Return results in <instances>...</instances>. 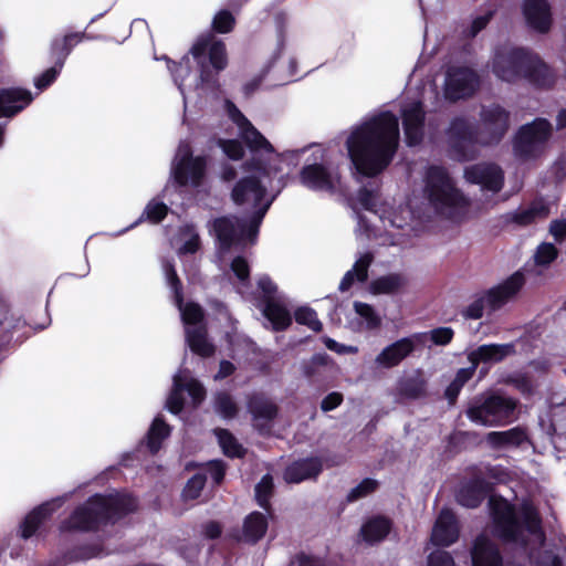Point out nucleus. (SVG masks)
I'll return each mask as SVG.
<instances>
[{
    "label": "nucleus",
    "instance_id": "1",
    "mask_svg": "<svg viewBox=\"0 0 566 566\" xmlns=\"http://www.w3.org/2000/svg\"><path fill=\"white\" fill-rule=\"evenodd\" d=\"M398 143L397 116L391 112H381L354 127L346 140V147L357 172L374 177L389 166Z\"/></svg>",
    "mask_w": 566,
    "mask_h": 566
},
{
    "label": "nucleus",
    "instance_id": "2",
    "mask_svg": "<svg viewBox=\"0 0 566 566\" xmlns=\"http://www.w3.org/2000/svg\"><path fill=\"white\" fill-rule=\"evenodd\" d=\"M509 127L510 113L499 104L481 107L478 128L463 116L454 117L446 133L450 154L459 161L472 160L478 156L479 146L499 144Z\"/></svg>",
    "mask_w": 566,
    "mask_h": 566
},
{
    "label": "nucleus",
    "instance_id": "3",
    "mask_svg": "<svg viewBox=\"0 0 566 566\" xmlns=\"http://www.w3.org/2000/svg\"><path fill=\"white\" fill-rule=\"evenodd\" d=\"M489 506L493 521L494 534L504 542L526 544L527 536H534L541 542L545 539L542 518L537 509L528 501L518 507L507 500L492 495Z\"/></svg>",
    "mask_w": 566,
    "mask_h": 566
},
{
    "label": "nucleus",
    "instance_id": "4",
    "mask_svg": "<svg viewBox=\"0 0 566 566\" xmlns=\"http://www.w3.org/2000/svg\"><path fill=\"white\" fill-rule=\"evenodd\" d=\"M493 73L502 81L512 83L520 78L531 84L548 88L556 80L555 73L537 54L522 48L503 46L495 51Z\"/></svg>",
    "mask_w": 566,
    "mask_h": 566
},
{
    "label": "nucleus",
    "instance_id": "5",
    "mask_svg": "<svg viewBox=\"0 0 566 566\" xmlns=\"http://www.w3.org/2000/svg\"><path fill=\"white\" fill-rule=\"evenodd\" d=\"M137 507V501L129 494H95L78 506L66 520L63 530L93 531L103 524L114 523Z\"/></svg>",
    "mask_w": 566,
    "mask_h": 566
},
{
    "label": "nucleus",
    "instance_id": "6",
    "mask_svg": "<svg viewBox=\"0 0 566 566\" xmlns=\"http://www.w3.org/2000/svg\"><path fill=\"white\" fill-rule=\"evenodd\" d=\"M300 150H289L281 161L271 160L266 154H253L251 161L244 164V169L251 172L250 176L241 178L232 189V199L235 205L243 206L247 209H253L255 214L263 202L266 188L261 184L260 177H271L282 171L281 165L287 160L295 161L298 158Z\"/></svg>",
    "mask_w": 566,
    "mask_h": 566
},
{
    "label": "nucleus",
    "instance_id": "7",
    "mask_svg": "<svg viewBox=\"0 0 566 566\" xmlns=\"http://www.w3.org/2000/svg\"><path fill=\"white\" fill-rule=\"evenodd\" d=\"M423 195L436 212L457 219L468 211L469 201L455 187L448 170L438 165L429 166L423 175Z\"/></svg>",
    "mask_w": 566,
    "mask_h": 566
},
{
    "label": "nucleus",
    "instance_id": "8",
    "mask_svg": "<svg viewBox=\"0 0 566 566\" xmlns=\"http://www.w3.org/2000/svg\"><path fill=\"white\" fill-rule=\"evenodd\" d=\"M271 202V200L266 201V203L249 219L238 217H221L216 219L212 223V230L217 238L220 252L224 253L232 247L240 245L245 241L254 243L260 224Z\"/></svg>",
    "mask_w": 566,
    "mask_h": 566
},
{
    "label": "nucleus",
    "instance_id": "9",
    "mask_svg": "<svg viewBox=\"0 0 566 566\" xmlns=\"http://www.w3.org/2000/svg\"><path fill=\"white\" fill-rule=\"evenodd\" d=\"M516 407L517 400L507 396L492 394L474 398L465 413L476 424L501 427L516 419Z\"/></svg>",
    "mask_w": 566,
    "mask_h": 566
},
{
    "label": "nucleus",
    "instance_id": "10",
    "mask_svg": "<svg viewBox=\"0 0 566 566\" xmlns=\"http://www.w3.org/2000/svg\"><path fill=\"white\" fill-rule=\"evenodd\" d=\"M553 126L545 118H536L517 130L513 150L522 160L535 159L544 154L552 136Z\"/></svg>",
    "mask_w": 566,
    "mask_h": 566
},
{
    "label": "nucleus",
    "instance_id": "11",
    "mask_svg": "<svg viewBox=\"0 0 566 566\" xmlns=\"http://www.w3.org/2000/svg\"><path fill=\"white\" fill-rule=\"evenodd\" d=\"M191 54L200 67V85L214 87L217 84L216 76L210 72L206 54L208 53L209 62L216 74L224 70L228 64L226 45L220 40H214L212 34L200 36L191 48Z\"/></svg>",
    "mask_w": 566,
    "mask_h": 566
},
{
    "label": "nucleus",
    "instance_id": "12",
    "mask_svg": "<svg viewBox=\"0 0 566 566\" xmlns=\"http://www.w3.org/2000/svg\"><path fill=\"white\" fill-rule=\"evenodd\" d=\"M206 171V159L201 156L192 157V149L187 142L178 146L171 175L179 186L191 185L197 187L201 184Z\"/></svg>",
    "mask_w": 566,
    "mask_h": 566
},
{
    "label": "nucleus",
    "instance_id": "13",
    "mask_svg": "<svg viewBox=\"0 0 566 566\" xmlns=\"http://www.w3.org/2000/svg\"><path fill=\"white\" fill-rule=\"evenodd\" d=\"M231 119L239 126L240 136L252 154H266L269 159L281 161L272 144L249 122V119L231 102H227Z\"/></svg>",
    "mask_w": 566,
    "mask_h": 566
},
{
    "label": "nucleus",
    "instance_id": "14",
    "mask_svg": "<svg viewBox=\"0 0 566 566\" xmlns=\"http://www.w3.org/2000/svg\"><path fill=\"white\" fill-rule=\"evenodd\" d=\"M184 391H187L195 406L199 405L206 396L202 385L190 377L188 370H179L174 376V386L166 401V408L177 415L184 408Z\"/></svg>",
    "mask_w": 566,
    "mask_h": 566
},
{
    "label": "nucleus",
    "instance_id": "15",
    "mask_svg": "<svg viewBox=\"0 0 566 566\" xmlns=\"http://www.w3.org/2000/svg\"><path fill=\"white\" fill-rule=\"evenodd\" d=\"M479 86L478 75L468 67H451L447 72L444 96L458 101L471 96Z\"/></svg>",
    "mask_w": 566,
    "mask_h": 566
},
{
    "label": "nucleus",
    "instance_id": "16",
    "mask_svg": "<svg viewBox=\"0 0 566 566\" xmlns=\"http://www.w3.org/2000/svg\"><path fill=\"white\" fill-rule=\"evenodd\" d=\"M163 270L167 283L174 292L175 304L180 311L182 322L186 325L199 326L198 324L203 318L202 308L196 303H187L184 305L182 285L175 270V265L169 261H165L163 263Z\"/></svg>",
    "mask_w": 566,
    "mask_h": 566
},
{
    "label": "nucleus",
    "instance_id": "17",
    "mask_svg": "<svg viewBox=\"0 0 566 566\" xmlns=\"http://www.w3.org/2000/svg\"><path fill=\"white\" fill-rule=\"evenodd\" d=\"M468 182L479 185L483 190L499 192L504 184V172L500 166L491 163H479L464 169Z\"/></svg>",
    "mask_w": 566,
    "mask_h": 566
},
{
    "label": "nucleus",
    "instance_id": "18",
    "mask_svg": "<svg viewBox=\"0 0 566 566\" xmlns=\"http://www.w3.org/2000/svg\"><path fill=\"white\" fill-rule=\"evenodd\" d=\"M424 109L422 103L412 101L401 108L402 126L409 146L419 145L424 135Z\"/></svg>",
    "mask_w": 566,
    "mask_h": 566
},
{
    "label": "nucleus",
    "instance_id": "19",
    "mask_svg": "<svg viewBox=\"0 0 566 566\" xmlns=\"http://www.w3.org/2000/svg\"><path fill=\"white\" fill-rule=\"evenodd\" d=\"M524 283V275L521 272H515L507 280H505L497 286L491 289L484 295L486 306L491 311L500 310L502 306H504L507 302H510L516 296V294L520 292Z\"/></svg>",
    "mask_w": 566,
    "mask_h": 566
},
{
    "label": "nucleus",
    "instance_id": "20",
    "mask_svg": "<svg viewBox=\"0 0 566 566\" xmlns=\"http://www.w3.org/2000/svg\"><path fill=\"white\" fill-rule=\"evenodd\" d=\"M300 177L305 187L317 191H334L339 184L338 174L319 164L303 167Z\"/></svg>",
    "mask_w": 566,
    "mask_h": 566
},
{
    "label": "nucleus",
    "instance_id": "21",
    "mask_svg": "<svg viewBox=\"0 0 566 566\" xmlns=\"http://www.w3.org/2000/svg\"><path fill=\"white\" fill-rule=\"evenodd\" d=\"M415 336L400 338L386 346L376 357L375 363L382 368H392L398 366L416 348Z\"/></svg>",
    "mask_w": 566,
    "mask_h": 566
},
{
    "label": "nucleus",
    "instance_id": "22",
    "mask_svg": "<svg viewBox=\"0 0 566 566\" xmlns=\"http://www.w3.org/2000/svg\"><path fill=\"white\" fill-rule=\"evenodd\" d=\"M459 537V525L453 512L443 509L433 526L431 541L437 546H450Z\"/></svg>",
    "mask_w": 566,
    "mask_h": 566
},
{
    "label": "nucleus",
    "instance_id": "23",
    "mask_svg": "<svg viewBox=\"0 0 566 566\" xmlns=\"http://www.w3.org/2000/svg\"><path fill=\"white\" fill-rule=\"evenodd\" d=\"M248 410L253 417L254 426L261 432L270 430V422L277 415L276 405L262 394H253L249 398Z\"/></svg>",
    "mask_w": 566,
    "mask_h": 566
},
{
    "label": "nucleus",
    "instance_id": "24",
    "mask_svg": "<svg viewBox=\"0 0 566 566\" xmlns=\"http://www.w3.org/2000/svg\"><path fill=\"white\" fill-rule=\"evenodd\" d=\"M523 13L531 29L539 33H546L551 29L552 12L547 0H525Z\"/></svg>",
    "mask_w": 566,
    "mask_h": 566
},
{
    "label": "nucleus",
    "instance_id": "25",
    "mask_svg": "<svg viewBox=\"0 0 566 566\" xmlns=\"http://www.w3.org/2000/svg\"><path fill=\"white\" fill-rule=\"evenodd\" d=\"M472 566H504L497 546L486 536H479L471 549Z\"/></svg>",
    "mask_w": 566,
    "mask_h": 566
},
{
    "label": "nucleus",
    "instance_id": "26",
    "mask_svg": "<svg viewBox=\"0 0 566 566\" xmlns=\"http://www.w3.org/2000/svg\"><path fill=\"white\" fill-rule=\"evenodd\" d=\"M549 206L542 199L534 200L528 207L520 208L503 216L505 223H515L521 227L530 226L537 220L547 218Z\"/></svg>",
    "mask_w": 566,
    "mask_h": 566
},
{
    "label": "nucleus",
    "instance_id": "27",
    "mask_svg": "<svg viewBox=\"0 0 566 566\" xmlns=\"http://www.w3.org/2000/svg\"><path fill=\"white\" fill-rule=\"evenodd\" d=\"M515 353V346L509 344H484L472 350L468 355L471 364L478 365L482 363H500L506 357Z\"/></svg>",
    "mask_w": 566,
    "mask_h": 566
},
{
    "label": "nucleus",
    "instance_id": "28",
    "mask_svg": "<svg viewBox=\"0 0 566 566\" xmlns=\"http://www.w3.org/2000/svg\"><path fill=\"white\" fill-rule=\"evenodd\" d=\"M485 440L492 449H514L527 442L528 434L525 428L517 426L505 431H491Z\"/></svg>",
    "mask_w": 566,
    "mask_h": 566
},
{
    "label": "nucleus",
    "instance_id": "29",
    "mask_svg": "<svg viewBox=\"0 0 566 566\" xmlns=\"http://www.w3.org/2000/svg\"><path fill=\"white\" fill-rule=\"evenodd\" d=\"M490 491V484L485 479L475 476L461 486L457 494V501L462 506L478 507Z\"/></svg>",
    "mask_w": 566,
    "mask_h": 566
},
{
    "label": "nucleus",
    "instance_id": "30",
    "mask_svg": "<svg viewBox=\"0 0 566 566\" xmlns=\"http://www.w3.org/2000/svg\"><path fill=\"white\" fill-rule=\"evenodd\" d=\"M32 101L29 91L7 88L0 91V117H11L21 112Z\"/></svg>",
    "mask_w": 566,
    "mask_h": 566
},
{
    "label": "nucleus",
    "instance_id": "31",
    "mask_svg": "<svg viewBox=\"0 0 566 566\" xmlns=\"http://www.w3.org/2000/svg\"><path fill=\"white\" fill-rule=\"evenodd\" d=\"M322 461L318 458H308L295 461L284 472L287 483H301L305 480L316 479L322 472Z\"/></svg>",
    "mask_w": 566,
    "mask_h": 566
},
{
    "label": "nucleus",
    "instance_id": "32",
    "mask_svg": "<svg viewBox=\"0 0 566 566\" xmlns=\"http://www.w3.org/2000/svg\"><path fill=\"white\" fill-rule=\"evenodd\" d=\"M397 395L400 399L416 400L426 397L427 381L420 371L402 377L397 385Z\"/></svg>",
    "mask_w": 566,
    "mask_h": 566
},
{
    "label": "nucleus",
    "instance_id": "33",
    "mask_svg": "<svg viewBox=\"0 0 566 566\" xmlns=\"http://www.w3.org/2000/svg\"><path fill=\"white\" fill-rule=\"evenodd\" d=\"M374 261V255L370 252H366L361 254L353 265L350 270H348L343 276L339 283V291L346 292L348 291L353 284L357 282H365L368 279V269Z\"/></svg>",
    "mask_w": 566,
    "mask_h": 566
},
{
    "label": "nucleus",
    "instance_id": "34",
    "mask_svg": "<svg viewBox=\"0 0 566 566\" xmlns=\"http://www.w3.org/2000/svg\"><path fill=\"white\" fill-rule=\"evenodd\" d=\"M263 314L272 323L275 331H283L292 323L291 313L283 297L265 303Z\"/></svg>",
    "mask_w": 566,
    "mask_h": 566
},
{
    "label": "nucleus",
    "instance_id": "35",
    "mask_svg": "<svg viewBox=\"0 0 566 566\" xmlns=\"http://www.w3.org/2000/svg\"><path fill=\"white\" fill-rule=\"evenodd\" d=\"M186 339L190 349L201 357H209L214 353V346L207 339L203 326L187 327Z\"/></svg>",
    "mask_w": 566,
    "mask_h": 566
},
{
    "label": "nucleus",
    "instance_id": "36",
    "mask_svg": "<svg viewBox=\"0 0 566 566\" xmlns=\"http://www.w3.org/2000/svg\"><path fill=\"white\" fill-rule=\"evenodd\" d=\"M53 503H44L29 513L21 524V536L30 538L39 528L41 523L52 513Z\"/></svg>",
    "mask_w": 566,
    "mask_h": 566
},
{
    "label": "nucleus",
    "instance_id": "37",
    "mask_svg": "<svg viewBox=\"0 0 566 566\" xmlns=\"http://www.w3.org/2000/svg\"><path fill=\"white\" fill-rule=\"evenodd\" d=\"M390 521L385 517H375L365 523L361 527L363 538L369 543H378L382 541L390 532Z\"/></svg>",
    "mask_w": 566,
    "mask_h": 566
},
{
    "label": "nucleus",
    "instance_id": "38",
    "mask_svg": "<svg viewBox=\"0 0 566 566\" xmlns=\"http://www.w3.org/2000/svg\"><path fill=\"white\" fill-rule=\"evenodd\" d=\"M268 528V521L260 512L251 513L244 521L243 535L247 542L255 543L263 537Z\"/></svg>",
    "mask_w": 566,
    "mask_h": 566
},
{
    "label": "nucleus",
    "instance_id": "39",
    "mask_svg": "<svg viewBox=\"0 0 566 566\" xmlns=\"http://www.w3.org/2000/svg\"><path fill=\"white\" fill-rule=\"evenodd\" d=\"M170 434V427L164 421L161 416H157L147 433V446L151 453H156L160 447L163 440L168 438Z\"/></svg>",
    "mask_w": 566,
    "mask_h": 566
},
{
    "label": "nucleus",
    "instance_id": "40",
    "mask_svg": "<svg viewBox=\"0 0 566 566\" xmlns=\"http://www.w3.org/2000/svg\"><path fill=\"white\" fill-rule=\"evenodd\" d=\"M453 329L451 327H438L427 333L413 334L417 345H424L429 339L432 344L438 346L448 345L453 338Z\"/></svg>",
    "mask_w": 566,
    "mask_h": 566
},
{
    "label": "nucleus",
    "instance_id": "41",
    "mask_svg": "<svg viewBox=\"0 0 566 566\" xmlns=\"http://www.w3.org/2000/svg\"><path fill=\"white\" fill-rule=\"evenodd\" d=\"M405 283L399 274L380 276L370 283V291L374 294H390L397 292Z\"/></svg>",
    "mask_w": 566,
    "mask_h": 566
},
{
    "label": "nucleus",
    "instance_id": "42",
    "mask_svg": "<svg viewBox=\"0 0 566 566\" xmlns=\"http://www.w3.org/2000/svg\"><path fill=\"white\" fill-rule=\"evenodd\" d=\"M216 436L226 455L230 458H241L243 455V448L228 430L217 429Z\"/></svg>",
    "mask_w": 566,
    "mask_h": 566
},
{
    "label": "nucleus",
    "instance_id": "43",
    "mask_svg": "<svg viewBox=\"0 0 566 566\" xmlns=\"http://www.w3.org/2000/svg\"><path fill=\"white\" fill-rule=\"evenodd\" d=\"M168 212V207L157 199L150 200L144 209V212L139 217L138 222L148 220L153 223H159Z\"/></svg>",
    "mask_w": 566,
    "mask_h": 566
},
{
    "label": "nucleus",
    "instance_id": "44",
    "mask_svg": "<svg viewBox=\"0 0 566 566\" xmlns=\"http://www.w3.org/2000/svg\"><path fill=\"white\" fill-rule=\"evenodd\" d=\"M81 40L78 34L72 33L63 36L62 39L53 40L51 44L52 54L56 57V61L63 59L65 61L66 56L70 54L72 46L74 43H77Z\"/></svg>",
    "mask_w": 566,
    "mask_h": 566
},
{
    "label": "nucleus",
    "instance_id": "45",
    "mask_svg": "<svg viewBox=\"0 0 566 566\" xmlns=\"http://www.w3.org/2000/svg\"><path fill=\"white\" fill-rule=\"evenodd\" d=\"M214 409L217 413L226 419H231L237 416L238 407L232 397L227 392H219L214 398Z\"/></svg>",
    "mask_w": 566,
    "mask_h": 566
},
{
    "label": "nucleus",
    "instance_id": "46",
    "mask_svg": "<svg viewBox=\"0 0 566 566\" xmlns=\"http://www.w3.org/2000/svg\"><path fill=\"white\" fill-rule=\"evenodd\" d=\"M354 310L356 314L365 321L367 329H376L380 326L381 318L371 305L363 302H354Z\"/></svg>",
    "mask_w": 566,
    "mask_h": 566
},
{
    "label": "nucleus",
    "instance_id": "47",
    "mask_svg": "<svg viewBox=\"0 0 566 566\" xmlns=\"http://www.w3.org/2000/svg\"><path fill=\"white\" fill-rule=\"evenodd\" d=\"M273 486V479L271 474H265L255 485V500L258 504L265 510L269 509Z\"/></svg>",
    "mask_w": 566,
    "mask_h": 566
},
{
    "label": "nucleus",
    "instance_id": "48",
    "mask_svg": "<svg viewBox=\"0 0 566 566\" xmlns=\"http://www.w3.org/2000/svg\"><path fill=\"white\" fill-rule=\"evenodd\" d=\"M332 366V359L326 354H316L308 361L303 363V373L306 377H314L321 369Z\"/></svg>",
    "mask_w": 566,
    "mask_h": 566
},
{
    "label": "nucleus",
    "instance_id": "49",
    "mask_svg": "<svg viewBox=\"0 0 566 566\" xmlns=\"http://www.w3.org/2000/svg\"><path fill=\"white\" fill-rule=\"evenodd\" d=\"M295 321L301 325H306L314 332L322 331V323L317 317L316 312L311 307H300L295 311Z\"/></svg>",
    "mask_w": 566,
    "mask_h": 566
},
{
    "label": "nucleus",
    "instance_id": "50",
    "mask_svg": "<svg viewBox=\"0 0 566 566\" xmlns=\"http://www.w3.org/2000/svg\"><path fill=\"white\" fill-rule=\"evenodd\" d=\"M558 251L553 243L544 242L539 244L534 254L535 263L538 265H548L557 258Z\"/></svg>",
    "mask_w": 566,
    "mask_h": 566
},
{
    "label": "nucleus",
    "instance_id": "51",
    "mask_svg": "<svg viewBox=\"0 0 566 566\" xmlns=\"http://www.w3.org/2000/svg\"><path fill=\"white\" fill-rule=\"evenodd\" d=\"M63 67V59H60V61L55 62V65L44 71L40 76H38L34 80V85L36 88L44 90L48 86H50L57 75L60 74L61 70Z\"/></svg>",
    "mask_w": 566,
    "mask_h": 566
},
{
    "label": "nucleus",
    "instance_id": "52",
    "mask_svg": "<svg viewBox=\"0 0 566 566\" xmlns=\"http://www.w3.org/2000/svg\"><path fill=\"white\" fill-rule=\"evenodd\" d=\"M235 20L232 13L228 10L218 12L212 21L213 30L219 33H228L233 29Z\"/></svg>",
    "mask_w": 566,
    "mask_h": 566
},
{
    "label": "nucleus",
    "instance_id": "53",
    "mask_svg": "<svg viewBox=\"0 0 566 566\" xmlns=\"http://www.w3.org/2000/svg\"><path fill=\"white\" fill-rule=\"evenodd\" d=\"M258 289L261 291L264 304L272 300L281 298L277 293L276 284L268 275H262L258 280Z\"/></svg>",
    "mask_w": 566,
    "mask_h": 566
},
{
    "label": "nucleus",
    "instance_id": "54",
    "mask_svg": "<svg viewBox=\"0 0 566 566\" xmlns=\"http://www.w3.org/2000/svg\"><path fill=\"white\" fill-rule=\"evenodd\" d=\"M231 270L239 280L242 286H248L250 282V268L247 260L242 256H237L231 262Z\"/></svg>",
    "mask_w": 566,
    "mask_h": 566
},
{
    "label": "nucleus",
    "instance_id": "55",
    "mask_svg": "<svg viewBox=\"0 0 566 566\" xmlns=\"http://www.w3.org/2000/svg\"><path fill=\"white\" fill-rule=\"evenodd\" d=\"M206 483V476L201 474L193 475L186 484L182 496L185 500H195L200 495Z\"/></svg>",
    "mask_w": 566,
    "mask_h": 566
},
{
    "label": "nucleus",
    "instance_id": "56",
    "mask_svg": "<svg viewBox=\"0 0 566 566\" xmlns=\"http://www.w3.org/2000/svg\"><path fill=\"white\" fill-rule=\"evenodd\" d=\"M376 488L377 482L375 480L365 479L357 486L350 490V492L347 495V500L349 502L356 501L371 493L373 491L376 490Z\"/></svg>",
    "mask_w": 566,
    "mask_h": 566
},
{
    "label": "nucleus",
    "instance_id": "57",
    "mask_svg": "<svg viewBox=\"0 0 566 566\" xmlns=\"http://www.w3.org/2000/svg\"><path fill=\"white\" fill-rule=\"evenodd\" d=\"M376 197L377 196L375 191L369 190L366 187H363L361 189H359L356 200L364 210L376 213L374 210Z\"/></svg>",
    "mask_w": 566,
    "mask_h": 566
},
{
    "label": "nucleus",
    "instance_id": "58",
    "mask_svg": "<svg viewBox=\"0 0 566 566\" xmlns=\"http://www.w3.org/2000/svg\"><path fill=\"white\" fill-rule=\"evenodd\" d=\"M219 145L229 158L238 160L243 157L244 150L240 142L233 139L220 140Z\"/></svg>",
    "mask_w": 566,
    "mask_h": 566
},
{
    "label": "nucleus",
    "instance_id": "59",
    "mask_svg": "<svg viewBox=\"0 0 566 566\" xmlns=\"http://www.w3.org/2000/svg\"><path fill=\"white\" fill-rule=\"evenodd\" d=\"M428 566H455V563L448 552L438 549L428 556Z\"/></svg>",
    "mask_w": 566,
    "mask_h": 566
},
{
    "label": "nucleus",
    "instance_id": "60",
    "mask_svg": "<svg viewBox=\"0 0 566 566\" xmlns=\"http://www.w3.org/2000/svg\"><path fill=\"white\" fill-rule=\"evenodd\" d=\"M486 306V302L484 296L473 301L463 312V315L470 319H479L483 316L484 307Z\"/></svg>",
    "mask_w": 566,
    "mask_h": 566
},
{
    "label": "nucleus",
    "instance_id": "61",
    "mask_svg": "<svg viewBox=\"0 0 566 566\" xmlns=\"http://www.w3.org/2000/svg\"><path fill=\"white\" fill-rule=\"evenodd\" d=\"M493 10L488 9L484 14L476 17L468 31V36H475L481 30H483L489 23L493 15Z\"/></svg>",
    "mask_w": 566,
    "mask_h": 566
},
{
    "label": "nucleus",
    "instance_id": "62",
    "mask_svg": "<svg viewBox=\"0 0 566 566\" xmlns=\"http://www.w3.org/2000/svg\"><path fill=\"white\" fill-rule=\"evenodd\" d=\"M493 10L488 9L484 14L476 17L468 31V36H475L481 30H483L489 23L493 15Z\"/></svg>",
    "mask_w": 566,
    "mask_h": 566
},
{
    "label": "nucleus",
    "instance_id": "63",
    "mask_svg": "<svg viewBox=\"0 0 566 566\" xmlns=\"http://www.w3.org/2000/svg\"><path fill=\"white\" fill-rule=\"evenodd\" d=\"M207 473L216 484H220L226 474V465L220 460L211 461L208 464Z\"/></svg>",
    "mask_w": 566,
    "mask_h": 566
},
{
    "label": "nucleus",
    "instance_id": "64",
    "mask_svg": "<svg viewBox=\"0 0 566 566\" xmlns=\"http://www.w3.org/2000/svg\"><path fill=\"white\" fill-rule=\"evenodd\" d=\"M535 566H562V560L553 552L545 551L537 557Z\"/></svg>",
    "mask_w": 566,
    "mask_h": 566
}]
</instances>
